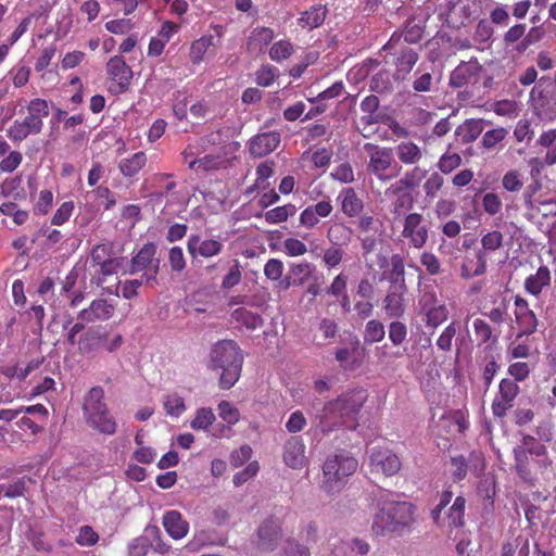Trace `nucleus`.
<instances>
[{
  "label": "nucleus",
  "mask_w": 556,
  "mask_h": 556,
  "mask_svg": "<svg viewBox=\"0 0 556 556\" xmlns=\"http://www.w3.org/2000/svg\"><path fill=\"white\" fill-rule=\"evenodd\" d=\"M349 344L350 346L341 348L336 351V359L343 369L353 368L354 364H356L363 355L361 342L357 337L351 338Z\"/></svg>",
  "instance_id": "b1692460"
},
{
  "label": "nucleus",
  "mask_w": 556,
  "mask_h": 556,
  "mask_svg": "<svg viewBox=\"0 0 556 556\" xmlns=\"http://www.w3.org/2000/svg\"><path fill=\"white\" fill-rule=\"evenodd\" d=\"M462 163V157L458 153H450L448 151L445 152L438 162L439 169L444 173L448 174L455 168H457Z\"/></svg>",
  "instance_id": "3c124183"
},
{
  "label": "nucleus",
  "mask_w": 556,
  "mask_h": 556,
  "mask_svg": "<svg viewBox=\"0 0 556 556\" xmlns=\"http://www.w3.org/2000/svg\"><path fill=\"white\" fill-rule=\"evenodd\" d=\"M369 88L371 91L388 94L393 90V83L391 80V75L389 71L382 70L372 75L369 83Z\"/></svg>",
  "instance_id": "2f4dec72"
},
{
  "label": "nucleus",
  "mask_w": 556,
  "mask_h": 556,
  "mask_svg": "<svg viewBox=\"0 0 556 556\" xmlns=\"http://www.w3.org/2000/svg\"><path fill=\"white\" fill-rule=\"evenodd\" d=\"M402 236L409 240L416 249L425 247L428 240V227L424 224V216L410 213L405 217Z\"/></svg>",
  "instance_id": "9b49d317"
},
{
  "label": "nucleus",
  "mask_w": 556,
  "mask_h": 556,
  "mask_svg": "<svg viewBox=\"0 0 556 556\" xmlns=\"http://www.w3.org/2000/svg\"><path fill=\"white\" fill-rule=\"evenodd\" d=\"M210 362L213 370L219 371V386L228 390L239 380L243 354L240 346L233 340H220L216 342L210 353Z\"/></svg>",
  "instance_id": "f03ea898"
},
{
  "label": "nucleus",
  "mask_w": 556,
  "mask_h": 556,
  "mask_svg": "<svg viewBox=\"0 0 556 556\" xmlns=\"http://www.w3.org/2000/svg\"><path fill=\"white\" fill-rule=\"evenodd\" d=\"M108 332L101 327L89 328L78 340L79 350L83 353L93 352L105 345Z\"/></svg>",
  "instance_id": "4be33fe9"
},
{
  "label": "nucleus",
  "mask_w": 556,
  "mask_h": 556,
  "mask_svg": "<svg viewBox=\"0 0 556 556\" xmlns=\"http://www.w3.org/2000/svg\"><path fill=\"white\" fill-rule=\"evenodd\" d=\"M394 151L404 165H415L422 159L420 147L413 141H401L395 146Z\"/></svg>",
  "instance_id": "a878e982"
},
{
  "label": "nucleus",
  "mask_w": 556,
  "mask_h": 556,
  "mask_svg": "<svg viewBox=\"0 0 556 556\" xmlns=\"http://www.w3.org/2000/svg\"><path fill=\"white\" fill-rule=\"evenodd\" d=\"M421 37L422 29L417 25H413L410 27H406L401 35L393 34L390 40L384 45L383 49L395 50L397 46H400L401 39L406 43H416L421 39Z\"/></svg>",
  "instance_id": "c85d7f7f"
},
{
  "label": "nucleus",
  "mask_w": 556,
  "mask_h": 556,
  "mask_svg": "<svg viewBox=\"0 0 556 556\" xmlns=\"http://www.w3.org/2000/svg\"><path fill=\"white\" fill-rule=\"evenodd\" d=\"M164 407L168 415L176 417L181 415L186 409L184 399L177 394L167 395L164 400Z\"/></svg>",
  "instance_id": "603ef678"
},
{
  "label": "nucleus",
  "mask_w": 556,
  "mask_h": 556,
  "mask_svg": "<svg viewBox=\"0 0 556 556\" xmlns=\"http://www.w3.org/2000/svg\"><path fill=\"white\" fill-rule=\"evenodd\" d=\"M168 263L173 271L181 273L184 270L186 267V260L181 248L174 247L169 250Z\"/></svg>",
  "instance_id": "680f3d73"
},
{
  "label": "nucleus",
  "mask_w": 556,
  "mask_h": 556,
  "mask_svg": "<svg viewBox=\"0 0 556 556\" xmlns=\"http://www.w3.org/2000/svg\"><path fill=\"white\" fill-rule=\"evenodd\" d=\"M482 66L475 60L462 62L450 75V85L455 88H462L469 85H476L481 76Z\"/></svg>",
  "instance_id": "2eb2a0df"
},
{
  "label": "nucleus",
  "mask_w": 556,
  "mask_h": 556,
  "mask_svg": "<svg viewBox=\"0 0 556 556\" xmlns=\"http://www.w3.org/2000/svg\"><path fill=\"white\" fill-rule=\"evenodd\" d=\"M444 182L443 177L438 173H432L424 185L426 197L434 198Z\"/></svg>",
  "instance_id": "0e129e2a"
},
{
  "label": "nucleus",
  "mask_w": 556,
  "mask_h": 556,
  "mask_svg": "<svg viewBox=\"0 0 556 556\" xmlns=\"http://www.w3.org/2000/svg\"><path fill=\"white\" fill-rule=\"evenodd\" d=\"M426 325L428 327L437 328L443 324L448 317V311L444 304H440L431 309L425 312Z\"/></svg>",
  "instance_id": "37998d69"
},
{
  "label": "nucleus",
  "mask_w": 556,
  "mask_h": 556,
  "mask_svg": "<svg viewBox=\"0 0 556 556\" xmlns=\"http://www.w3.org/2000/svg\"><path fill=\"white\" fill-rule=\"evenodd\" d=\"M341 201L342 212L350 216H357L364 208V203L359 199L353 188H345L338 198Z\"/></svg>",
  "instance_id": "bb28decb"
},
{
  "label": "nucleus",
  "mask_w": 556,
  "mask_h": 556,
  "mask_svg": "<svg viewBox=\"0 0 556 556\" xmlns=\"http://www.w3.org/2000/svg\"><path fill=\"white\" fill-rule=\"evenodd\" d=\"M395 54L397 56L394 62V76L396 79H405L419 60V55L414 49L406 46H401L399 50L395 49Z\"/></svg>",
  "instance_id": "412c9836"
},
{
  "label": "nucleus",
  "mask_w": 556,
  "mask_h": 556,
  "mask_svg": "<svg viewBox=\"0 0 556 556\" xmlns=\"http://www.w3.org/2000/svg\"><path fill=\"white\" fill-rule=\"evenodd\" d=\"M519 392V387L514 380L503 379L500 383L498 397L513 403Z\"/></svg>",
  "instance_id": "bf43d9fd"
},
{
  "label": "nucleus",
  "mask_w": 556,
  "mask_h": 556,
  "mask_svg": "<svg viewBox=\"0 0 556 556\" xmlns=\"http://www.w3.org/2000/svg\"><path fill=\"white\" fill-rule=\"evenodd\" d=\"M108 73L115 83L111 90L115 93L125 92L132 78V71L122 56L115 55L108 62Z\"/></svg>",
  "instance_id": "4468645a"
},
{
  "label": "nucleus",
  "mask_w": 556,
  "mask_h": 556,
  "mask_svg": "<svg viewBox=\"0 0 556 556\" xmlns=\"http://www.w3.org/2000/svg\"><path fill=\"white\" fill-rule=\"evenodd\" d=\"M457 332L456 323L447 325L437 340V346L439 350L450 352L453 346V339Z\"/></svg>",
  "instance_id": "49530a36"
},
{
  "label": "nucleus",
  "mask_w": 556,
  "mask_h": 556,
  "mask_svg": "<svg viewBox=\"0 0 556 556\" xmlns=\"http://www.w3.org/2000/svg\"><path fill=\"white\" fill-rule=\"evenodd\" d=\"M163 527L174 540L185 538L189 530L188 522L177 510H169L163 516Z\"/></svg>",
  "instance_id": "5701e85b"
},
{
  "label": "nucleus",
  "mask_w": 556,
  "mask_h": 556,
  "mask_svg": "<svg viewBox=\"0 0 556 556\" xmlns=\"http://www.w3.org/2000/svg\"><path fill=\"white\" fill-rule=\"evenodd\" d=\"M277 76V70L274 66L265 65L256 72V83L260 86L267 87L271 85Z\"/></svg>",
  "instance_id": "338daca9"
},
{
  "label": "nucleus",
  "mask_w": 556,
  "mask_h": 556,
  "mask_svg": "<svg viewBox=\"0 0 556 556\" xmlns=\"http://www.w3.org/2000/svg\"><path fill=\"white\" fill-rule=\"evenodd\" d=\"M155 254V244L152 242L146 243L131 258L129 274L135 275L142 270H151V274L159 273L161 261ZM150 279H153V275H150Z\"/></svg>",
  "instance_id": "f8f14e48"
},
{
  "label": "nucleus",
  "mask_w": 556,
  "mask_h": 556,
  "mask_svg": "<svg viewBox=\"0 0 556 556\" xmlns=\"http://www.w3.org/2000/svg\"><path fill=\"white\" fill-rule=\"evenodd\" d=\"M315 266L311 263L294 264L290 268V273L294 276L293 285L302 286L313 274Z\"/></svg>",
  "instance_id": "c03bdc74"
},
{
  "label": "nucleus",
  "mask_w": 556,
  "mask_h": 556,
  "mask_svg": "<svg viewBox=\"0 0 556 556\" xmlns=\"http://www.w3.org/2000/svg\"><path fill=\"white\" fill-rule=\"evenodd\" d=\"M536 110H539L538 114L542 119H554L556 117V93H553L551 99L547 100L541 91Z\"/></svg>",
  "instance_id": "a19ab883"
},
{
  "label": "nucleus",
  "mask_w": 556,
  "mask_h": 556,
  "mask_svg": "<svg viewBox=\"0 0 556 556\" xmlns=\"http://www.w3.org/2000/svg\"><path fill=\"white\" fill-rule=\"evenodd\" d=\"M150 546L151 544L147 538H136L129 544L128 554L129 556H146Z\"/></svg>",
  "instance_id": "774afa93"
},
{
  "label": "nucleus",
  "mask_w": 556,
  "mask_h": 556,
  "mask_svg": "<svg viewBox=\"0 0 556 556\" xmlns=\"http://www.w3.org/2000/svg\"><path fill=\"white\" fill-rule=\"evenodd\" d=\"M327 12L328 10L325 5H313L309 10L302 13L299 18V25L303 28H317L324 23Z\"/></svg>",
  "instance_id": "cd10ccee"
},
{
  "label": "nucleus",
  "mask_w": 556,
  "mask_h": 556,
  "mask_svg": "<svg viewBox=\"0 0 556 556\" xmlns=\"http://www.w3.org/2000/svg\"><path fill=\"white\" fill-rule=\"evenodd\" d=\"M518 451H523L526 456L535 455V457H548L545 445L540 443L532 435H525L522 438L521 444L514 447V453Z\"/></svg>",
  "instance_id": "72a5a7b5"
},
{
  "label": "nucleus",
  "mask_w": 556,
  "mask_h": 556,
  "mask_svg": "<svg viewBox=\"0 0 556 556\" xmlns=\"http://www.w3.org/2000/svg\"><path fill=\"white\" fill-rule=\"evenodd\" d=\"M407 290L389 288L384 299L382 300V309L390 319H400L406 313V294Z\"/></svg>",
  "instance_id": "dca6fc26"
},
{
  "label": "nucleus",
  "mask_w": 556,
  "mask_h": 556,
  "mask_svg": "<svg viewBox=\"0 0 556 556\" xmlns=\"http://www.w3.org/2000/svg\"><path fill=\"white\" fill-rule=\"evenodd\" d=\"M277 131L262 132L250 140L249 151L255 157H262L273 152L280 143Z\"/></svg>",
  "instance_id": "a211bd4d"
},
{
  "label": "nucleus",
  "mask_w": 556,
  "mask_h": 556,
  "mask_svg": "<svg viewBox=\"0 0 556 556\" xmlns=\"http://www.w3.org/2000/svg\"><path fill=\"white\" fill-rule=\"evenodd\" d=\"M274 38L271 29L266 27L256 28L252 31L248 40V47L250 49L262 50L266 47Z\"/></svg>",
  "instance_id": "e433bc0d"
},
{
  "label": "nucleus",
  "mask_w": 556,
  "mask_h": 556,
  "mask_svg": "<svg viewBox=\"0 0 556 556\" xmlns=\"http://www.w3.org/2000/svg\"><path fill=\"white\" fill-rule=\"evenodd\" d=\"M28 115L23 121H15L8 130L13 141H22L29 135L39 134L42 129V118L50 113L48 102L43 99H34L27 105Z\"/></svg>",
  "instance_id": "423d86ee"
},
{
  "label": "nucleus",
  "mask_w": 556,
  "mask_h": 556,
  "mask_svg": "<svg viewBox=\"0 0 556 556\" xmlns=\"http://www.w3.org/2000/svg\"><path fill=\"white\" fill-rule=\"evenodd\" d=\"M344 256V251L339 245H331L324 252L323 261L328 268L338 266Z\"/></svg>",
  "instance_id": "864d4df0"
},
{
  "label": "nucleus",
  "mask_w": 556,
  "mask_h": 556,
  "mask_svg": "<svg viewBox=\"0 0 556 556\" xmlns=\"http://www.w3.org/2000/svg\"><path fill=\"white\" fill-rule=\"evenodd\" d=\"M146 154L137 152L130 159L122 160L118 167L124 176L132 177L146 165Z\"/></svg>",
  "instance_id": "473e14b6"
},
{
  "label": "nucleus",
  "mask_w": 556,
  "mask_h": 556,
  "mask_svg": "<svg viewBox=\"0 0 556 556\" xmlns=\"http://www.w3.org/2000/svg\"><path fill=\"white\" fill-rule=\"evenodd\" d=\"M388 280L390 282L389 288L407 290L404 277V263L402 257L397 254L391 257V270Z\"/></svg>",
  "instance_id": "7c9ffc66"
},
{
  "label": "nucleus",
  "mask_w": 556,
  "mask_h": 556,
  "mask_svg": "<svg viewBox=\"0 0 556 556\" xmlns=\"http://www.w3.org/2000/svg\"><path fill=\"white\" fill-rule=\"evenodd\" d=\"M213 37H202L195 40L190 49V58L193 63H199L202 61L203 55L207 51L208 47L212 45Z\"/></svg>",
  "instance_id": "8fccbe9b"
},
{
  "label": "nucleus",
  "mask_w": 556,
  "mask_h": 556,
  "mask_svg": "<svg viewBox=\"0 0 556 556\" xmlns=\"http://www.w3.org/2000/svg\"><path fill=\"white\" fill-rule=\"evenodd\" d=\"M483 119H466L462 125L455 129V138L462 143L473 142L483 131Z\"/></svg>",
  "instance_id": "393cba45"
},
{
  "label": "nucleus",
  "mask_w": 556,
  "mask_h": 556,
  "mask_svg": "<svg viewBox=\"0 0 556 556\" xmlns=\"http://www.w3.org/2000/svg\"><path fill=\"white\" fill-rule=\"evenodd\" d=\"M473 330L476 336L480 339L481 343L496 342L497 336L493 334V330L491 326L484 321L483 319H475L473 321Z\"/></svg>",
  "instance_id": "a18cd8bd"
},
{
  "label": "nucleus",
  "mask_w": 556,
  "mask_h": 556,
  "mask_svg": "<svg viewBox=\"0 0 556 556\" xmlns=\"http://www.w3.org/2000/svg\"><path fill=\"white\" fill-rule=\"evenodd\" d=\"M296 212V207L293 204L283 206H277L265 213V220L269 224H278L286 222L289 216H293Z\"/></svg>",
  "instance_id": "58836bf2"
},
{
  "label": "nucleus",
  "mask_w": 556,
  "mask_h": 556,
  "mask_svg": "<svg viewBox=\"0 0 556 556\" xmlns=\"http://www.w3.org/2000/svg\"><path fill=\"white\" fill-rule=\"evenodd\" d=\"M215 420V415L211 408H200L197 410V415L194 419L191 421L190 426L192 429H206L210 427Z\"/></svg>",
  "instance_id": "09e8293b"
},
{
  "label": "nucleus",
  "mask_w": 556,
  "mask_h": 556,
  "mask_svg": "<svg viewBox=\"0 0 556 556\" xmlns=\"http://www.w3.org/2000/svg\"><path fill=\"white\" fill-rule=\"evenodd\" d=\"M369 466L371 472L393 476L401 468L399 457L387 448H372L369 455Z\"/></svg>",
  "instance_id": "9d476101"
},
{
  "label": "nucleus",
  "mask_w": 556,
  "mask_h": 556,
  "mask_svg": "<svg viewBox=\"0 0 556 556\" xmlns=\"http://www.w3.org/2000/svg\"><path fill=\"white\" fill-rule=\"evenodd\" d=\"M292 50V45L290 42L281 40L271 46L269 55L271 60L279 62L288 59L291 55Z\"/></svg>",
  "instance_id": "4d7b16f0"
},
{
  "label": "nucleus",
  "mask_w": 556,
  "mask_h": 556,
  "mask_svg": "<svg viewBox=\"0 0 556 556\" xmlns=\"http://www.w3.org/2000/svg\"><path fill=\"white\" fill-rule=\"evenodd\" d=\"M452 476L455 481L465 479L467 471H472L476 477L483 473L484 463L480 453H471L468 458L463 455L451 458Z\"/></svg>",
  "instance_id": "ddd939ff"
},
{
  "label": "nucleus",
  "mask_w": 556,
  "mask_h": 556,
  "mask_svg": "<svg viewBox=\"0 0 556 556\" xmlns=\"http://www.w3.org/2000/svg\"><path fill=\"white\" fill-rule=\"evenodd\" d=\"M103 399L104 391L101 387L91 388L85 396L83 405L84 417L86 424L93 430L102 434L112 435L116 432L117 424L110 414Z\"/></svg>",
  "instance_id": "20e7f679"
},
{
  "label": "nucleus",
  "mask_w": 556,
  "mask_h": 556,
  "mask_svg": "<svg viewBox=\"0 0 556 556\" xmlns=\"http://www.w3.org/2000/svg\"><path fill=\"white\" fill-rule=\"evenodd\" d=\"M517 324L520 328V332L517 334V339H520L523 336H529L536 330L538 319L533 312L522 313L520 316H517Z\"/></svg>",
  "instance_id": "79ce46f5"
},
{
  "label": "nucleus",
  "mask_w": 556,
  "mask_h": 556,
  "mask_svg": "<svg viewBox=\"0 0 556 556\" xmlns=\"http://www.w3.org/2000/svg\"><path fill=\"white\" fill-rule=\"evenodd\" d=\"M364 150L369 156L367 170L379 180L388 181L401 173L402 166L394 161L391 148L368 142L364 144Z\"/></svg>",
  "instance_id": "0eeeda50"
},
{
  "label": "nucleus",
  "mask_w": 556,
  "mask_h": 556,
  "mask_svg": "<svg viewBox=\"0 0 556 556\" xmlns=\"http://www.w3.org/2000/svg\"><path fill=\"white\" fill-rule=\"evenodd\" d=\"M282 539L280 522L269 517L265 519L257 528L251 544L256 554H267L274 552Z\"/></svg>",
  "instance_id": "1a4fd4ad"
},
{
  "label": "nucleus",
  "mask_w": 556,
  "mask_h": 556,
  "mask_svg": "<svg viewBox=\"0 0 556 556\" xmlns=\"http://www.w3.org/2000/svg\"><path fill=\"white\" fill-rule=\"evenodd\" d=\"M231 317L233 320L251 330H255L263 325V318L258 314L252 313L243 307L235 309Z\"/></svg>",
  "instance_id": "f704fd0d"
},
{
  "label": "nucleus",
  "mask_w": 556,
  "mask_h": 556,
  "mask_svg": "<svg viewBox=\"0 0 556 556\" xmlns=\"http://www.w3.org/2000/svg\"><path fill=\"white\" fill-rule=\"evenodd\" d=\"M506 135L507 130L503 127L488 130L482 137L481 144L485 149H493L497 143L504 140Z\"/></svg>",
  "instance_id": "5fc2aeb1"
},
{
  "label": "nucleus",
  "mask_w": 556,
  "mask_h": 556,
  "mask_svg": "<svg viewBox=\"0 0 556 556\" xmlns=\"http://www.w3.org/2000/svg\"><path fill=\"white\" fill-rule=\"evenodd\" d=\"M283 462L293 469H301L306 465L305 445L300 437H291L285 443Z\"/></svg>",
  "instance_id": "f3484780"
},
{
  "label": "nucleus",
  "mask_w": 556,
  "mask_h": 556,
  "mask_svg": "<svg viewBox=\"0 0 556 556\" xmlns=\"http://www.w3.org/2000/svg\"><path fill=\"white\" fill-rule=\"evenodd\" d=\"M352 229L343 224H334L328 229L327 238L333 245L348 243L352 238Z\"/></svg>",
  "instance_id": "c9c22d12"
},
{
  "label": "nucleus",
  "mask_w": 556,
  "mask_h": 556,
  "mask_svg": "<svg viewBox=\"0 0 556 556\" xmlns=\"http://www.w3.org/2000/svg\"><path fill=\"white\" fill-rule=\"evenodd\" d=\"M514 457L517 475L526 482H532L539 477L547 479L553 473L548 457L526 456L523 451L515 452Z\"/></svg>",
  "instance_id": "6e6552de"
},
{
  "label": "nucleus",
  "mask_w": 556,
  "mask_h": 556,
  "mask_svg": "<svg viewBox=\"0 0 556 556\" xmlns=\"http://www.w3.org/2000/svg\"><path fill=\"white\" fill-rule=\"evenodd\" d=\"M283 263L278 258H270L264 266V275L269 280H279L282 277Z\"/></svg>",
  "instance_id": "052dcab7"
},
{
  "label": "nucleus",
  "mask_w": 556,
  "mask_h": 556,
  "mask_svg": "<svg viewBox=\"0 0 556 556\" xmlns=\"http://www.w3.org/2000/svg\"><path fill=\"white\" fill-rule=\"evenodd\" d=\"M187 249L192 258L197 255L212 257L218 255L223 250V243L218 240L207 239L201 241L200 236L192 235L188 239Z\"/></svg>",
  "instance_id": "aec40b11"
},
{
  "label": "nucleus",
  "mask_w": 556,
  "mask_h": 556,
  "mask_svg": "<svg viewBox=\"0 0 556 556\" xmlns=\"http://www.w3.org/2000/svg\"><path fill=\"white\" fill-rule=\"evenodd\" d=\"M357 466V460L345 453L329 456L323 466L321 490L329 495L338 494L345 485V478L353 475Z\"/></svg>",
  "instance_id": "39448f33"
},
{
  "label": "nucleus",
  "mask_w": 556,
  "mask_h": 556,
  "mask_svg": "<svg viewBox=\"0 0 556 556\" xmlns=\"http://www.w3.org/2000/svg\"><path fill=\"white\" fill-rule=\"evenodd\" d=\"M99 541L98 533L90 526H83L76 538V543L80 546H92Z\"/></svg>",
  "instance_id": "13d9d810"
},
{
  "label": "nucleus",
  "mask_w": 556,
  "mask_h": 556,
  "mask_svg": "<svg viewBox=\"0 0 556 556\" xmlns=\"http://www.w3.org/2000/svg\"><path fill=\"white\" fill-rule=\"evenodd\" d=\"M386 336L384 326L377 319L367 321L364 331V340L366 343H378L383 340Z\"/></svg>",
  "instance_id": "4c0bfd02"
},
{
  "label": "nucleus",
  "mask_w": 556,
  "mask_h": 556,
  "mask_svg": "<svg viewBox=\"0 0 556 556\" xmlns=\"http://www.w3.org/2000/svg\"><path fill=\"white\" fill-rule=\"evenodd\" d=\"M366 400L367 393L364 389H354L326 402L313 416L311 431L314 435L317 433L328 435L343 427L354 428L351 422L356 420Z\"/></svg>",
  "instance_id": "f257e3e1"
},
{
  "label": "nucleus",
  "mask_w": 556,
  "mask_h": 556,
  "mask_svg": "<svg viewBox=\"0 0 556 556\" xmlns=\"http://www.w3.org/2000/svg\"><path fill=\"white\" fill-rule=\"evenodd\" d=\"M466 500L463 496H457L453 505L448 509L447 520L452 527L464 526V514H465Z\"/></svg>",
  "instance_id": "ea45409f"
},
{
  "label": "nucleus",
  "mask_w": 556,
  "mask_h": 556,
  "mask_svg": "<svg viewBox=\"0 0 556 556\" xmlns=\"http://www.w3.org/2000/svg\"><path fill=\"white\" fill-rule=\"evenodd\" d=\"M218 412L220 418L230 425L239 420V410L226 401L219 403Z\"/></svg>",
  "instance_id": "69168bd1"
},
{
  "label": "nucleus",
  "mask_w": 556,
  "mask_h": 556,
  "mask_svg": "<svg viewBox=\"0 0 556 556\" xmlns=\"http://www.w3.org/2000/svg\"><path fill=\"white\" fill-rule=\"evenodd\" d=\"M414 522V506L407 502L379 500L371 530L376 535L402 533Z\"/></svg>",
  "instance_id": "7ed1b4c3"
},
{
  "label": "nucleus",
  "mask_w": 556,
  "mask_h": 556,
  "mask_svg": "<svg viewBox=\"0 0 556 556\" xmlns=\"http://www.w3.org/2000/svg\"><path fill=\"white\" fill-rule=\"evenodd\" d=\"M427 172L418 166L407 170L402 177V185H406L410 189L417 188L421 180L426 177Z\"/></svg>",
  "instance_id": "6e6d98bb"
},
{
  "label": "nucleus",
  "mask_w": 556,
  "mask_h": 556,
  "mask_svg": "<svg viewBox=\"0 0 556 556\" xmlns=\"http://www.w3.org/2000/svg\"><path fill=\"white\" fill-rule=\"evenodd\" d=\"M551 280L549 269L546 266H541L534 275L526 279L525 288L533 295H538L544 286H547Z\"/></svg>",
  "instance_id": "c756f323"
},
{
  "label": "nucleus",
  "mask_w": 556,
  "mask_h": 556,
  "mask_svg": "<svg viewBox=\"0 0 556 556\" xmlns=\"http://www.w3.org/2000/svg\"><path fill=\"white\" fill-rule=\"evenodd\" d=\"M502 185L505 190L509 192H516L522 188L523 182L520 179V174L517 170H508L503 176Z\"/></svg>",
  "instance_id": "e2e57ef3"
},
{
  "label": "nucleus",
  "mask_w": 556,
  "mask_h": 556,
  "mask_svg": "<svg viewBox=\"0 0 556 556\" xmlns=\"http://www.w3.org/2000/svg\"><path fill=\"white\" fill-rule=\"evenodd\" d=\"M407 327L399 319H394L389 325V339L394 345H401L407 337Z\"/></svg>",
  "instance_id": "de8ad7c7"
},
{
  "label": "nucleus",
  "mask_w": 556,
  "mask_h": 556,
  "mask_svg": "<svg viewBox=\"0 0 556 556\" xmlns=\"http://www.w3.org/2000/svg\"><path fill=\"white\" fill-rule=\"evenodd\" d=\"M115 307L104 299L93 300L87 308L78 314V319L85 323H96L99 320H108L114 314Z\"/></svg>",
  "instance_id": "6ab92c4d"
}]
</instances>
